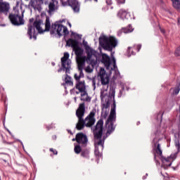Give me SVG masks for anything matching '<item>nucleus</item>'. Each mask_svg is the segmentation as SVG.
I'll list each match as a JSON object with an SVG mask.
<instances>
[{
  "label": "nucleus",
  "mask_w": 180,
  "mask_h": 180,
  "mask_svg": "<svg viewBox=\"0 0 180 180\" xmlns=\"http://www.w3.org/2000/svg\"><path fill=\"white\" fill-rule=\"evenodd\" d=\"M63 21H56L54 23L50 22V17L49 15L46 16L45 21V29L43 30L41 28V25H43V20L40 18H36L34 22L27 25V34L29 36L30 39H34V40H37V32H36V29L38 33L41 34L44 32H50V34H58V37L61 36H68L70 34L68 28L66 26L63 25Z\"/></svg>",
  "instance_id": "obj_1"
},
{
  "label": "nucleus",
  "mask_w": 180,
  "mask_h": 180,
  "mask_svg": "<svg viewBox=\"0 0 180 180\" xmlns=\"http://www.w3.org/2000/svg\"><path fill=\"white\" fill-rule=\"evenodd\" d=\"M96 110H92L87 117L84 120V115H85V103H82L79 104V108L76 111V116L78 117L79 120L76 124V129L77 130H82L85 127H92L96 119H95Z\"/></svg>",
  "instance_id": "obj_2"
},
{
  "label": "nucleus",
  "mask_w": 180,
  "mask_h": 180,
  "mask_svg": "<svg viewBox=\"0 0 180 180\" xmlns=\"http://www.w3.org/2000/svg\"><path fill=\"white\" fill-rule=\"evenodd\" d=\"M82 44L84 47V50L86 51V54L87 56H84L83 60L86 61L87 64L91 65L92 67H95L96 64H98V56L99 53L94 50L89 45H88V41L83 40Z\"/></svg>",
  "instance_id": "obj_3"
},
{
  "label": "nucleus",
  "mask_w": 180,
  "mask_h": 180,
  "mask_svg": "<svg viewBox=\"0 0 180 180\" xmlns=\"http://www.w3.org/2000/svg\"><path fill=\"white\" fill-rule=\"evenodd\" d=\"M116 101L114 100L111 110L110 112V115L105 121V126L107 127V131L105 133V136H110L113 131H115L116 129Z\"/></svg>",
  "instance_id": "obj_4"
},
{
  "label": "nucleus",
  "mask_w": 180,
  "mask_h": 180,
  "mask_svg": "<svg viewBox=\"0 0 180 180\" xmlns=\"http://www.w3.org/2000/svg\"><path fill=\"white\" fill-rule=\"evenodd\" d=\"M99 45L107 51H112L116 46H117V39L114 37H108L105 35H101L98 38Z\"/></svg>",
  "instance_id": "obj_5"
},
{
  "label": "nucleus",
  "mask_w": 180,
  "mask_h": 180,
  "mask_svg": "<svg viewBox=\"0 0 180 180\" xmlns=\"http://www.w3.org/2000/svg\"><path fill=\"white\" fill-rule=\"evenodd\" d=\"M108 115H109V109H101V119L97 122L96 126L91 128L94 136L103 135V119H106Z\"/></svg>",
  "instance_id": "obj_6"
},
{
  "label": "nucleus",
  "mask_w": 180,
  "mask_h": 180,
  "mask_svg": "<svg viewBox=\"0 0 180 180\" xmlns=\"http://www.w3.org/2000/svg\"><path fill=\"white\" fill-rule=\"evenodd\" d=\"M66 46L72 47L77 58L84 60V49L79 46V41L77 39H69L66 41Z\"/></svg>",
  "instance_id": "obj_7"
},
{
  "label": "nucleus",
  "mask_w": 180,
  "mask_h": 180,
  "mask_svg": "<svg viewBox=\"0 0 180 180\" xmlns=\"http://www.w3.org/2000/svg\"><path fill=\"white\" fill-rule=\"evenodd\" d=\"M8 19L13 26H22L25 25L23 14L19 15V11H16V7H13V12L9 14Z\"/></svg>",
  "instance_id": "obj_8"
},
{
  "label": "nucleus",
  "mask_w": 180,
  "mask_h": 180,
  "mask_svg": "<svg viewBox=\"0 0 180 180\" xmlns=\"http://www.w3.org/2000/svg\"><path fill=\"white\" fill-rule=\"evenodd\" d=\"M76 89H78L79 91H76L77 95L81 92V96H86V98H81V101H85L86 102H91V98L88 96V93L86 92V87L85 86V81L79 82L76 84Z\"/></svg>",
  "instance_id": "obj_9"
},
{
  "label": "nucleus",
  "mask_w": 180,
  "mask_h": 180,
  "mask_svg": "<svg viewBox=\"0 0 180 180\" xmlns=\"http://www.w3.org/2000/svg\"><path fill=\"white\" fill-rule=\"evenodd\" d=\"M63 6H71L75 13H79V2L77 0H60Z\"/></svg>",
  "instance_id": "obj_10"
},
{
  "label": "nucleus",
  "mask_w": 180,
  "mask_h": 180,
  "mask_svg": "<svg viewBox=\"0 0 180 180\" xmlns=\"http://www.w3.org/2000/svg\"><path fill=\"white\" fill-rule=\"evenodd\" d=\"M70 70H71V66L67 65L65 63H64V66H63L62 63V67L58 70V72H61V71H65L66 75L65 78V82L68 85L72 86V85H74V83L72 82V81H71L70 76L68 75V74H70L71 72Z\"/></svg>",
  "instance_id": "obj_11"
},
{
  "label": "nucleus",
  "mask_w": 180,
  "mask_h": 180,
  "mask_svg": "<svg viewBox=\"0 0 180 180\" xmlns=\"http://www.w3.org/2000/svg\"><path fill=\"white\" fill-rule=\"evenodd\" d=\"M159 141H160V139H158L156 138H155L153 140L154 160L155 161H156V162H158L157 155H159V157H162V150L161 149V145L160 144Z\"/></svg>",
  "instance_id": "obj_12"
},
{
  "label": "nucleus",
  "mask_w": 180,
  "mask_h": 180,
  "mask_svg": "<svg viewBox=\"0 0 180 180\" xmlns=\"http://www.w3.org/2000/svg\"><path fill=\"white\" fill-rule=\"evenodd\" d=\"M44 4V0H30L29 3V6H32L34 11H37L40 12L42 11L43 8L41 5Z\"/></svg>",
  "instance_id": "obj_13"
},
{
  "label": "nucleus",
  "mask_w": 180,
  "mask_h": 180,
  "mask_svg": "<svg viewBox=\"0 0 180 180\" xmlns=\"http://www.w3.org/2000/svg\"><path fill=\"white\" fill-rule=\"evenodd\" d=\"M107 137L105 136H94V147H101V150H103L105 140H106Z\"/></svg>",
  "instance_id": "obj_14"
},
{
  "label": "nucleus",
  "mask_w": 180,
  "mask_h": 180,
  "mask_svg": "<svg viewBox=\"0 0 180 180\" xmlns=\"http://www.w3.org/2000/svg\"><path fill=\"white\" fill-rule=\"evenodd\" d=\"M113 59H110V56L106 53H102L101 63L104 64L106 70L109 71L110 70V64H112Z\"/></svg>",
  "instance_id": "obj_15"
},
{
  "label": "nucleus",
  "mask_w": 180,
  "mask_h": 180,
  "mask_svg": "<svg viewBox=\"0 0 180 180\" xmlns=\"http://www.w3.org/2000/svg\"><path fill=\"white\" fill-rule=\"evenodd\" d=\"M160 160L162 161V168H164V169H167L168 167H171L172 165V158L171 157H164L161 156Z\"/></svg>",
  "instance_id": "obj_16"
},
{
  "label": "nucleus",
  "mask_w": 180,
  "mask_h": 180,
  "mask_svg": "<svg viewBox=\"0 0 180 180\" xmlns=\"http://www.w3.org/2000/svg\"><path fill=\"white\" fill-rule=\"evenodd\" d=\"M10 9L11 6H9V3L0 1V13H4L5 16H8Z\"/></svg>",
  "instance_id": "obj_17"
},
{
  "label": "nucleus",
  "mask_w": 180,
  "mask_h": 180,
  "mask_svg": "<svg viewBox=\"0 0 180 180\" xmlns=\"http://www.w3.org/2000/svg\"><path fill=\"white\" fill-rule=\"evenodd\" d=\"M56 4H58V0H51V1L49 3V9L47 10L49 16H52L56 12V9H57V7H56Z\"/></svg>",
  "instance_id": "obj_18"
},
{
  "label": "nucleus",
  "mask_w": 180,
  "mask_h": 180,
  "mask_svg": "<svg viewBox=\"0 0 180 180\" xmlns=\"http://www.w3.org/2000/svg\"><path fill=\"white\" fill-rule=\"evenodd\" d=\"M112 64H113V68H111L110 70H108L109 74L110 75H111L112 71H115V75H117V77H119V75H120V72L117 68V65H116V58H115L114 56H112Z\"/></svg>",
  "instance_id": "obj_19"
},
{
  "label": "nucleus",
  "mask_w": 180,
  "mask_h": 180,
  "mask_svg": "<svg viewBox=\"0 0 180 180\" xmlns=\"http://www.w3.org/2000/svg\"><path fill=\"white\" fill-rule=\"evenodd\" d=\"M75 141L78 144H86L88 143V138L86 136H76V138L72 139V141Z\"/></svg>",
  "instance_id": "obj_20"
},
{
  "label": "nucleus",
  "mask_w": 180,
  "mask_h": 180,
  "mask_svg": "<svg viewBox=\"0 0 180 180\" xmlns=\"http://www.w3.org/2000/svg\"><path fill=\"white\" fill-rule=\"evenodd\" d=\"M68 58H70V53L66 52L64 53L63 57L61 58V64H63V67H64V64L71 67V60Z\"/></svg>",
  "instance_id": "obj_21"
},
{
  "label": "nucleus",
  "mask_w": 180,
  "mask_h": 180,
  "mask_svg": "<svg viewBox=\"0 0 180 180\" xmlns=\"http://www.w3.org/2000/svg\"><path fill=\"white\" fill-rule=\"evenodd\" d=\"M101 84H103V86H106L105 89V91H108L109 89V81H110L109 76L106 75L103 77H100Z\"/></svg>",
  "instance_id": "obj_22"
},
{
  "label": "nucleus",
  "mask_w": 180,
  "mask_h": 180,
  "mask_svg": "<svg viewBox=\"0 0 180 180\" xmlns=\"http://www.w3.org/2000/svg\"><path fill=\"white\" fill-rule=\"evenodd\" d=\"M133 27H131V25H129L127 27H124L122 29V31L118 32V36H120L122 33H131L133 32Z\"/></svg>",
  "instance_id": "obj_23"
},
{
  "label": "nucleus",
  "mask_w": 180,
  "mask_h": 180,
  "mask_svg": "<svg viewBox=\"0 0 180 180\" xmlns=\"http://www.w3.org/2000/svg\"><path fill=\"white\" fill-rule=\"evenodd\" d=\"M4 143H6L7 144H13L15 143V139H13V136H2Z\"/></svg>",
  "instance_id": "obj_24"
},
{
  "label": "nucleus",
  "mask_w": 180,
  "mask_h": 180,
  "mask_svg": "<svg viewBox=\"0 0 180 180\" xmlns=\"http://www.w3.org/2000/svg\"><path fill=\"white\" fill-rule=\"evenodd\" d=\"M127 12V11H126V10H123V9L120 10L117 13L118 18H120V19H122V20H124V19L126 18Z\"/></svg>",
  "instance_id": "obj_25"
},
{
  "label": "nucleus",
  "mask_w": 180,
  "mask_h": 180,
  "mask_svg": "<svg viewBox=\"0 0 180 180\" xmlns=\"http://www.w3.org/2000/svg\"><path fill=\"white\" fill-rule=\"evenodd\" d=\"M174 143L176 148L178 150V152H180V136H174Z\"/></svg>",
  "instance_id": "obj_26"
},
{
  "label": "nucleus",
  "mask_w": 180,
  "mask_h": 180,
  "mask_svg": "<svg viewBox=\"0 0 180 180\" xmlns=\"http://www.w3.org/2000/svg\"><path fill=\"white\" fill-rule=\"evenodd\" d=\"M173 6L175 9H180V1L179 0H172Z\"/></svg>",
  "instance_id": "obj_27"
},
{
  "label": "nucleus",
  "mask_w": 180,
  "mask_h": 180,
  "mask_svg": "<svg viewBox=\"0 0 180 180\" xmlns=\"http://www.w3.org/2000/svg\"><path fill=\"white\" fill-rule=\"evenodd\" d=\"M116 94V91L113 86H110V95L113 98V101H115V94Z\"/></svg>",
  "instance_id": "obj_28"
},
{
  "label": "nucleus",
  "mask_w": 180,
  "mask_h": 180,
  "mask_svg": "<svg viewBox=\"0 0 180 180\" xmlns=\"http://www.w3.org/2000/svg\"><path fill=\"white\" fill-rule=\"evenodd\" d=\"M98 75H99L100 78H102L103 77H106V75H108L106 74V70H105V68H101Z\"/></svg>",
  "instance_id": "obj_29"
},
{
  "label": "nucleus",
  "mask_w": 180,
  "mask_h": 180,
  "mask_svg": "<svg viewBox=\"0 0 180 180\" xmlns=\"http://www.w3.org/2000/svg\"><path fill=\"white\" fill-rule=\"evenodd\" d=\"M74 151H75V154H79V153H81V151H82V148H81V146L79 145H75Z\"/></svg>",
  "instance_id": "obj_30"
},
{
  "label": "nucleus",
  "mask_w": 180,
  "mask_h": 180,
  "mask_svg": "<svg viewBox=\"0 0 180 180\" xmlns=\"http://www.w3.org/2000/svg\"><path fill=\"white\" fill-rule=\"evenodd\" d=\"M81 155H82V157L88 158V157H89V151L88 150H84L82 152Z\"/></svg>",
  "instance_id": "obj_31"
},
{
  "label": "nucleus",
  "mask_w": 180,
  "mask_h": 180,
  "mask_svg": "<svg viewBox=\"0 0 180 180\" xmlns=\"http://www.w3.org/2000/svg\"><path fill=\"white\" fill-rule=\"evenodd\" d=\"M110 106V103H109V101H107L105 103L102 104L101 109H109Z\"/></svg>",
  "instance_id": "obj_32"
},
{
  "label": "nucleus",
  "mask_w": 180,
  "mask_h": 180,
  "mask_svg": "<svg viewBox=\"0 0 180 180\" xmlns=\"http://www.w3.org/2000/svg\"><path fill=\"white\" fill-rule=\"evenodd\" d=\"M94 154L96 157H101L102 155L101 152H99V148L95 147Z\"/></svg>",
  "instance_id": "obj_33"
},
{
  "label": "nucleus",
  "mask_w": 180,
  "mask_h": 180,
  "mask_svg": "<svg viewBox=\"0 0 180 180\" xmlns=\"http://www.w3.org/2000/svg\"><path fill=\"white\" fill-rule=\"evenodd\" d=\"M72 36H74L75 39H76V37L79 39H82V34H77L74 32H72Z\"/></svg>",
  "instance_id": "obj_34"
},
{
  "label": "nucleus",
  "mask_w": 180,
  "mask_h": 180,
  "mask_svg": "<svg viewBox=\"0 0 180 180\" xmlns=\"http://www.w3.org/2000/svg\"><path fill=\"white\" fill-rule=\"evenodd\" d=\"M164 115V112H159L157 116L158 120H160V122H162V116Z\"/></svg>",
  "instance_id": "obj_35"
},
{
  "label": "nucleus",
  "mask_w": 180,
  "mask_h": 180,
  "mask_svg": "<svg viewBox=\"0 0 180 180\" xmlns=\"http://www.w3.org/2000/svg\"><path fill=\"white\" fill-rule=\"evenodd\" d=\"M131 50V47H128L127 53L128 54H129L128 57H130L131 56H136V53H134V51H131V53H130Z\"/></svg>",
  "instance_id": "obj_36"
},
{
  "label": "nucleus",
  "mask_w": 180,
  "mask_h": 180,
  "mask_svg": "<svg viewBox=\"0 0 180 180\" xmlns=\"http://www.w3.org/2000/svg\"><path fill=\"white\" fill-rule=\"evenodd\" d=\"M174 54L177 57L180 56V46L176 49Z\"/></svg>",
  "instance_id": "obj_37"
},
{
  "label": "nucleus",
  "mask_w": 180,
  "mask_h": 180,
  "mask_svg": "<svg viewBox=\"0 0 180 180\" xmlns=\"http://www.w3.org/2000/svg\"><path fill=\"white\" fill-rule=\"evenodd\" d=\"M84 63H80L78 65V70L79 71H82V70H84Z\"/></svg>",
  "instance_id": "obj_38"
},
{
  "label": "nucleus",
  "mask_w": 180,
  "mask_h": 180,
  "mask_svg": "<svg viewBox=\"0 0 180 180\" xmlns=\"http://www.w3.org/2000/svg\"><path fill=\"white\" fill-rule=\"evenodd\" d=\"M125 19H132L131 15H130V13L127 12L125 14Z\"/></svg>",
  "instance_id": "obj_39"
},
{
  "label": "nucleus",
  "mask_w": 180,
  "mask_h": 180,
  "mask_svg": "<svg viewBox=\"0 0 180 180\" xmlns=\"http://www.w3.org/2000/svg\"><path fill=\"white\" fill-rule=\"evenodd\" d=\"M49 151L53 153L54 155H57V154H58L57 150H56V149L50 148Z\"/></svg>",
  "instance_id": "obj_40"
},
{
  "label": "nucleus",
  "mask_w": 180,
  "mask_h": 180,
  "mask_svg": "<svg viewBox=\"0 0 180 180\" xmlns=\"http://www.w3.org/2000/svg\"><path fill=\"white\" fill-rule=\"evenodd\" d=\"M118 5H122V4H124L126 0H116Z\"/></svg>",
  "instance_id": "obj_41"
},
{
  "label": "nucleus",
  "mask_w": 180,
  "mask_h": 180,
  "mask_svg": "<svg viewBox=\"0 0 180 180\" xmlns=\"http://www.w3.org/2000/svg\"><path fill=\"white\" fill-rule=\"evenodd\" d=\"M75 79H76V81L79 82V79H81V77L78 76V75L75 74Z\"/></svg>",
  "instance_id": "obj_42"
},
{
  "label": "nucleus",
  "mask_w": 180,
  "mask_h": 180,
  "mask_svg": "<svg viewBox=\"0 0 180 180\" xmlns=\"http://www.w3.org/2000/svg\"><path fill=\"white\" fill-rule=\"evenodd\" d=\"M79 75L80 78H84L85 77V75H84V72L82 70H79Z\"/></svg>",
  "instance_id": "obj_43"
},
{
  "label": "nucleus",
  "mask_w": 180,
  "mask_h": 180,
  "mask_svg": "<svg viewBox=\"0 0 180 180\" xmlns=\"http://www.w3.org/2000/svg\"><path fill=\"white\" fill-rule=\"evenodd\" d=\"M54 126H53V124L51 125H49V126H46V129L47 130H50V129H54Z\"/></svg>",
  "instance_id": "obj_44"
},
{
  "label": "nucleus",
  "mask_w": 180,
  "mask_h": 180,
  "mask_svg": "<svg viewBox=\"0 0 180 180\" xmlns=\"http://www.w3.org/2000/svg\"><path fill=\"white\" fill-rule=\"evenodd\" d=\"M106 4L107 5H112L113 2L112 1V0H106Z\"/></svg>",
  "instance_id": "obj_45"
},
{
  "label": "nucleus",
  "mask_w": 180,
  "mask_h": 180,
  "mask_svg": "<svg viewBox=\"0 0 180 180\" xmlns=\"http://www.w3.org/2000/svg\"><path fill=\"white\" fill-rule=\"evenodd\" d=\"M136 49L138 52L140 51L141 50V44H138Z\"/></svg>",
  "instance_id": "obj_46"
},
{
  "label": "nucleus",
  "mask_w": 180,
  "mask_h": 180,
  "mask_svg": "<svg viewBox=\"0 0 180 180\" xmlns=\"http://www.w3.org/2000/svg\"><path fill=\"white\" fill-rule=\"evenodd\" d=\"M34 22V18H32L30 19V25H32V23Z\"/></svg>",
  "instance_id": "obj_47"
},
{
  "label": "nucleus",
  "mask_w": 180,
  "mask_h": 180,
  "mask_svg": "<svg viewBox=\"0 0 180 180\" xmlns=\"http://www.w3.org/2000/svg\"><path fill=\"white\" fill-rule=\"evenodd\" d=\"M92 85L94 88H96V83L95 82V79L92 80Z\"/></svg>",
  "instance_id": "obj_48"
},
{
  "label": "nucleus",
  "mask_w": 180,
  "mask_h": 180,
  "mask_svg": "<svg viewBox=\"0 0 180 180\" xmlns=\"http://www.w3.org/2000/svg\"><path fill=\"white\" fill-rule=\"evenodd\" d=\"M68 133L69 134H70L71 136H72V134H74V133H72V131L71 130H70V129H68Z\"/></svg>",
  "instance_id": "obj_49"
},
{
  "label": "nucleus",
  "mask_w": 180,
  "mask_h": 180,
  "mask_svg": "<svg viewBox=\"0 0 180 180\" xmlns=\"http://www.w3.org/2000/svg\"><path fill=\"white\" fill-rule=\"evenodd\" d=\"M76 136H85V134L84 133H77Z\"/></svg>",
  "instance_id": "obj_50"
},
{
  "label": "nucleus",
  "mask_w": 180,
  "mask_h": 180,
  "mask_svg": "<svg viewBox=\"0 0 180 180\" xmlns=\"http://www.w3.org/2000/svg\"><path fill=\"white\" fill-rule=\"evenodd\" d=\"M177 25H178V26H180V18L179 17L177 18Z\"/></svg>",
  "instance_id": "obj_51"
},
{
  "label": "nucleus",
  "mask_w": 180,
  "mask_h": 180,
  "mask_svg": "<svg viewBox=\"0 0 180 180\" xmlns=\"http://www.w3.org/2000/svg\"><path fill=\"white\" fill-rule=\"evenodd\" d=\"M160 32H161V33H162L164 34L165 33V30L160 29Z\"/></svg>",
  "instance_id": "obj_52"
},
{
  "label": "nucleus",
  "mask_w": 180,
  "mask_h": 180,
  "mask_svg": "<svg viewBox=\"0 0 180 180\" xmlns=\"http://www.w3.org/2000/svg\"><path fill=\"white\" fill-rule=\"evenodd\" d=\"M161 175H162V176H164V177L167 176V175L163 174L162 172H161Z\"/></svg>",
  "instance_id": "obj_53"
},
{
  "label": "nucleus",
  "mask_w": 180,
  "mask_h": 180,
  "mask_svg": "<svg viewBox=\"0 0 180 180\" xmlns=\"http://www.w3.org/2000/svg\"><path fill=\"white\" fill-rule=\"evenodd\" d=\"M51 64L53 66L56 65V63H54V62H52Z\"/></svg>",
  "instance_id": "obj_54"
},
{
  "label": "nucleus",
  "mask_w": 180,
  "mask_h": 180,
  "mask_svg": "<svg viewBox=\"0 0 180 180\" xmlns=\"http://www.w3.org/2000/svg\"><path fill=\"white\" fill-rule=\"evenodd\" d=\"M86 1H92V0H86L85 1L86 2ZM95 2H98V0H94Z\"/></svg>",
  "instance_id": "obj_55"
},
{
  "label": "nucleus",
  "mask_w": 180,
  "mask_h": 180,
  "mask_svg": "<svg viewBox=\"0 0 180 180\" xmlns=\"http://www.w3.org/2000/svg\"><path fill=\"white\" fill-rule=\"evenodd\" d=\"M7 131H8L9 134H12V133L11 132V131H9V129H7Z\"/></svg>",
  "instance_id": "obj_56"
},
{
  "label": "nucleus",
  "mask_w": 180,
  "mask_h": 180,
  "mask_svg": "<svg viewBox=\"0 0 180 180\" xmlns=\"http://www.w3.org/2000/svg\"><path fill=\"white\" fill-rule=\"evenodd\" d=\"M136 124L139 126V124H140V121L137 122Z\"/></svg>",
  "instance_id": "obj_57"
},
{
  "label": "nucleus",
  "mask_w": 180,
  "mask_h": 180,
  "mask_svg": "<svg viewBox=\"0 0 180 180\" xmlns=\"http://www.w3.org/2000/svg\"><path fill=\"white\" fill-rule=\"evenodd\" d=\"M74 99H75V102H77V97H75Z\"/></svg>",
  "instance_id": "obj_58"
},
{
  "label": "nucleus",
  "mask_w": 180,
  "mask_h": 180,
  "mask_svg": "<svg viewBox=\"0 0 180 180\" xmlns=\"http://www.w3.org/2000/svg\"><path fill=\"white\" fill-rule=\"evenodd\" d=\"M70 27H71V23L68 22Z\"/></svg>",
  "instance_id": "obj_59"
},
{
  "label": "nucleus",
  "mask_w": 180,
  "mask_h": 180,
  "mask_svg": "<svg viewBox=\"0 0 180 180\" xmlns=\"http://www.w3.org/2000/svg\"><path fill=\"white\" fill-rule=\"evenodd\" d=\"M18 5H19V1H17L16 6H18Z\"/></svg>",
  "instance_id": "obj_60"
},
{
  "label": "nucleus",
  "mask_w": 180,
  "mask_h": 180,
  "mask_svg": "<svg viewBox=\"0 0 180 180\" xmlns=\"http://www.w3.org/2000/svg\"><path fill=\"white\" fill-rule=\"evenodd\" d=\"M4 1V0H0V2H4V1Z\"/></svg>",
  "instance_id": "obj_61"
},
{
  "label": "nucleus",
  "mask_w": 180,
  "mask_h": 180,
  "mask_svg": "<svg viewBox=\"0 0 180 180\" xmlns=\"http://www.w3.org/2000/svg\"><path fill=\"white\" fill-rule=\"evenodd\" d=\"M62 85H65V84L63 83V84H62Z\"/></svg>",
  "instance_id": "obj_62"
},
{
  "label": "nucleus",
  "mask_w": 180,
  "mask_h": 180,
  "mask_svg": "<svg viewBox=\"0 0 180 180\" xmlns=\"http://www.w3.org/2000/svg\"><path fill=\"white\" fill-rule=\"evenodd\" d=\"M2 26H5V25H2Z\"/></svg>",
  "instance_id": "obj_63"
},
{
  "label": "nucleus",
  "mask_w": 180,
  "mask_h": 180,
  "mask_svg": "<svg viewBox=\"0 0 180 180\" xmlns=\"http://www.w3.org/2000/svg\"><path fill=\"white\" fill-rule=\"evenodd\" d=\"M101 98H102V95L101 96Z\"/></svg>",
  "instance_id": "obj_64"
}]
</instances>
